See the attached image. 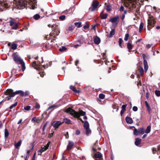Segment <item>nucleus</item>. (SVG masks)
I'll list each match as a JSON object with an SVG mask.
<instances>
[{"instance_id": "680f3d73", "label": "nucleus", "mask_w": 160, "mask_h": 160, "mask_svg": "<svg viewBox=\"0 0 160 160\" xmlns=\"http://www.w3.org/2000/svg\"><path fill=\"white\" fill-rule=\"evenodd\" d=\"M35 108L37 109H39L40 108V106L39 104H37Z\"/></svg>"}, {"instance_id": "7c9ffc66", "label": "nucleus", "mask_w": 160, "mask_h": 160, "mask_svg": "<svg viewBox=\"0 0 160 160\" xmlns=\"http://www.w3.org/2000/svg\"><path fill=\"white\" fill-rule=\"evenodd\" d=\"M70 88L73 91L75 92H78V91L76 89V88L73 86H71Z\"/></svg>"}, {"instance_id": "ddd939ff", "label": "nucleus", "mask_w": 160, "mask_h": 160, "mask_svg": "<svg viewBox=\"0 0 160 160\" xmlns=\"http://www.w3.org/2000/svg\"><path fill=\"white\" fill-rule=\"evenodd\" d=\"M9 2V0H3V2L1 4V9H2V7L3 8H8L9 6L8 5L7 2Z\"/></svg>"}, {"instance_id": "f257e3e1", "label": "nucleus", "mask_w": 160, "mask_h": 160, "mask_svg": "<svg viewBox=\"0 0 160 160\" xmlns=\"http://www.w3.org/2000/svg\"><path fill=\"white\" fill-rule=\"evenodd\" d=\"M36 3V0H13L14 8L12 10L14 11L16 9H23L27 6L28 3L33 7Z\"/></svg>"}, {"instance_id": "338daca9", "label": "nucleus", "mask_w": 160, "mask_h": 160, "mask_svg": "<svg viewBox=\"0 0 160 160\" xmlns=\"http://www.w3.org/2000/svg\"><path fill=\"white\" fill-rule=\"evenodd\" d=\"M15 23L13 21L11 20V26L14 25Z\"/></svg>"}, {"instance_id": "603ef678", "label": "nucleus", "mask_w": 160, "mask_h": 160, "mask_svg": "<svg viewBox=\"0 0 160 160\" xmlns=\"http://www.w3.org/2000/svg\"><path fill=\"white\" fill-rule=\"evenodd\" d=\"M138 108L136 106H134L132 108L134 112H136L138 110Z\"/></svg>"}, {"instance_id": "b1692460", "label": "nucleus", "mask_w": 160, "mask_h": 160, "mask_svg": "<svg viewBox=\"0 0 160 160\" xmlns=\"http://www.w3.org/2000/svg\"><path fill=\"white\" fill-rule=\"evenodd\" d=\"M141 139L139 138L136 139V141L135 142V144L136 145L138 146L139 145L141 142Z\"/></svg>"}, {"instance_id": "f3484780", "label": "nucleus", "mask_w": 160, "mask_h": 160, "mask_svg": "<svg viewBox=\"0 0 160 160\" xmlns=\"http://www.w3.org/2000/svg\"><path fill=\"white\" fill-rule=\"evenodd\" d=\"M73 145L74 143L73 142L69 141L67 147V149L68 150H71Z\"/></svg>"}, {"instance_id": "cd10ccee", "label": "nucleus", "mask_w": 160, "mask_h": 160, "mask_svg": "<svg viewBox=\"0 0 160 160\" xmlns=\"http://www.w3.org/2000/svg\"><path fill=\"white\" fill-rule=\"evenodd\" d=\"M115 30L114 29H112V30L111 31L110 33V37H112L113 35L115 34Z\"/></svg>"}, {"instance_id": "2f4dec72", "label": "nucleus", "mask_w": 160, "mask_h": 160, "mask_svg": "<svg viewBox=\"0 0 160 160\" xmlns=\"http://www.w3.org/2000/svg\"><path fill=\"white\" fill-rule=\"evenodd\" d=\"M106 9L108 12H110L112 10V7L110 5H108L107 6Z\"/></svg>"}, {"instance_id": "e2e57ef3", "label": "nucleus", "mask_w": 160, "mask_h": 160, "mask_svg": "<svg viewBox=\"0 0 160 160\" xmlns=\"http://www.w3.org/2000/svg\"><path fill=\"white\" fill-rule=\"evenodd\" d=\"M68 132H67L66 134H65V136H66V138H68Z\"/></svg>"}, {"instance_id": "f704fd0d", "label": "nucleus", "mask_w": 160, "mask_h": 160, "mask_svg": "<svg viewBox=\"0 0 160 160\" xmlns=\"http://www.w3.org/2000/svg\"><path fill=\"white\" fill-rule=\"evenodd\" d=\"M86 130V134L87 135H88L91 133V131L89 128L85 129Z\"/></svg>"}, {"instance_id": "a19ab883", "label": "nucleus", "mask_w": 160, "mask_h": 160, "mask_svg": "<svg viewBox=\"0 0 160 160\" xmlns=\"http://www.w3.org/2000/svg\"><path fill=\"white\" fill-rule=\"evenodd\" d=\"M31 108V107L29 106H27L26 107H24V110L26 111H29L30 110Z\"/></svg>"}, {"instance_id": "39448f33", "label": "nucleus", "mask_w": 160, "mask_h": 160, "mask_svg": "<svg viewBox=\"0 0 160 160\" xmlns=\"http://www.w3.org/2000/svg\"><path fill=\"white\" fill-rule=\"evenodd\" d=\"M148 30L151 28L152 27H153V25L155 23V21L154 20V18L152 17H150L148 19Z\"/></svg>"}, {"instance_id": "79ce46f5", "label": "nucleus", "mask_w": 160, "mask_h": 160, "mask_svg": "<svg viewBox=\"0 0 160 160\" xmlns=\"http://www.w3.org/2000/svg\"><path fill=\"white\" fill-rule=\"evenodd\" d=\"M99 98L102 99H103L105 98V95L102 93H100L99 95Z\"/></svg>"}, {"instance_id": "58836bf2", "label": "nucleus", "mask_w": 160, "mask_h": 160, "mask_svg": "<svg viewBox=\"0 0 160 160\" xmlns=\"http://www.w3.org/2000/svg\"><path fill=\"white\" fill-rule=\"evenodd\" d=\"M66 18V16L64 15H62L59 17V19L61 20H64Z\"/></svg>"}, {"instance_id": "09e8293b", "label": "nucleus", "mask_w": 160, "mask_h": 160, "mask_svg": "<svg viewBox=\"0 0 160 160\" xmlns=\"http://www.w3.org/2000/svg\"><path fill=\"white\" fill-rule=\"evenodd\" d=\"M17 104V102H15L14 104L11 105V109L13 107H15Z\"/></svg>"}, {"instance_id": "6e6d98bb", "label": "nucleus", "mask_w": 160, "mask_h": 160, "mask_svg": "<svg viewBox=\"0 0 160 160\" xmlns=\"http://www.w3.org/2000/svg\"><path fill=\"white\" fill-rule=\"evenodd\" d=\"M119 10L120 12L123 11L124 10V7L123 6H121Z\"/></svg>"}, {"instance_id": "5fc2aeb1", "label": "nucleus", "mask_w": 160, "mask_h": 160, "mask_svg": "<svg viewBox=\"0 0 160 160\" xmlns=\"http://www.w3.org/2000/svg\"><path fill=\"white\" fill-rule=\"evenodd\" d=\"M74 27L73 26H71L68 28V30L69 31H72L73 30Z\"/></svg>"}, {"instance_id": "c9c22d12", "label": "nucleus", "mask_w": 160, "mask_h": 160, "mask_svg": "<svg viewBox=\"0 0 160 160\" xmlns=\"http://www.w3.org/2000/svg\"><path fill=\"white\" fill-rule=\"evenodd\" d=\"M67 49V48L64 46H62V48H60L59 49V50L61 51H64L66 50Z\"/></svg>"}, {"instance_id": "6e6552de", "label": "nucleus", "mask_w": 160, "mask_h": 160, "mask_svg": "<svg viewBox=\"0 0 160 160\" xmlns=\"http://www.w3.org/2000/svg\"><path fill=\"white\" fill-rule=\"evenodd\" d=\"M13 91V90L11 89V97H14L16 94H19L22 96H23L24 95V92L22 90L17 91L14 92Z\"/></svg>"}, {"instance_id": "9b49d317", "label": "nucleus", "mask_w": 160, "mask_h": 160, "mask_svg": "<svg viewBox=\"0 0 160 160\" xmlns=\"http://www.w3.org/2000/svg\"><path fill=\"white\" fill-rule=\"evenodd\" d=\"M110 21L113 25L116 26L119 22V17L118 16H116L110 19Z\"/></svg>"}, {"instance_id": "c85d7f7f", "label": "nucleus", "mask_w": 160, "mask_h": 160, "mask_svg": "<svg viewBox=\"0 0 160 160\" xmlns=\"http://www.w3.org/2000/svg\"><path fill=\"white\" fill-rule=\"evenodd\" d=\"M123 40L121 38H119V39L118 40V42H119V45L120 46V47L121 48H122V44L123 42Z\"/></svg>"}, {"instance_id": "72a5a7b5", "label": "nucleus", "mask_w": 160, "mask_h": 160, "mask_svg": "<svg viewBox=\"0 0 160 160\" xmlns=\"http://www.w3.org/2000/svg\"><path fill=\"white\" fill-rule=\"evenodd\" d=\"M144 26V24L142 23H140L139 26V31L141 32Z\"/></svg>"}, {"instance_id": "13d9d810", "label": "nucleus", "mask_w": 160, "mask_h": 160, "mask_svg": "<svg viewBox=\"0 0 160 160\" xmlns=\"http://www.w3.org/2000/svg\"><path fill=\"white\" fill-rule=\"evenodd\" d=\"M143 64H144V66L148 65L147 61L145 60H143Z\"/></svg>"}, {"instance_id": "473e14b6", "label": "nucleus", "mask_w": 160, "mask_h": 160, "mask_svg": "<svg viewBox=\"0 0 160 160\" xmlns=\"http://www.w3.org/2000/svg\"><path fill=\"white\" fill-rule=\"evenodd\" d=\"M40 16L38 14H36L33 16V18L36 20H38L40 18Z\"/></svg>"}, {"instance_id": "1a4fd4ad", "label": "nucleus", "mask_w": 160, "mask_h": 160, "mask_svg": "<svg viewBox=\"0 0 160 160\" xmlns=\"http://www.w3.org/2000/svg\"><path fill=\"white\" fill-rule=\"evenodd\" d=\"M42 118L41 117H34L32 119L31 121L35 125H38L42 121Z\"/></svg>"}, {"instance_id": "f8f14e48", "label": "nucleus", "mask_w": 160, "mask_h": 160, "mask_svg": "<svg viewBox=\"0 0 160 160\" xmlns=\"http://www.w3.org/2000/svg\"><path fill=\"white\" fill-rule=\"evenodd\" d=\"M4 98L5 100H8L10 99V89H8L5 92Z\"/></svg>"}, {"instance_id": "412c9836", "label": "nucleus", "mask_w": 160, "mask_h": 160, "mask_svg": "<svg viewBox=\"0 0 160 160\" xmlns=\"http://www.w3.org/2000/svg\"><path fill=\"white\" fill-rule=\"evenodd\" d=\"M21 143L22 141L20 140L17 143H15L14 145L15 148H18L21 145Z\"/></svg>"}, {"instance_id": "0e129e2a", "label": "nucleus", "mask_w": 160, "mask_h": 160, "mask_svg": "<svg viewBox=\"0 0 160 160\" xmlns=\"http://www.w3.org/2000/svg\"><path fill=\"white\" fill-rule=\"evenodd\" d=\"M125 111V110L122 109V110L121 111V112H120L121 116L122 115V114Z\"/></svg>"}, {"instance_id": "49530a36", "label": "nucleus", "mask_w": 160, "mask_h": 160, "mask_svg": "<svg viewBox=\"0 0 160 160\" xmlns=\"http://www.w3.org/2000/svg\"><path fill=\"white\" fill-rule=\"evenodd\" d=\"M89 25L88 24H86L85 25H84L83 26V28L87 30V29H88L89 27Z\"/></svg>"}, {"instance_id": "aec40b11", "label": "nucleus", "mask_w": 160, "mask_h": 160, "mask_svg": "<svg viewBox=\"0 0 160 160\" xmlns=\"http://www.w3.org/2000/svg\"><path fill=\"white\" fill-rule=\"evenodd\" d=\"M17 44L13 42L11 45V48L12 49L15 50L17 49Z\"/></svg>"}, {"instance_id": "bb28decb", "label": "nucleus", "mask_w": 160, "mask_h": 160, "mask_svg": "<svg viewBox=\"0 0 160 160\" xmlns=\"http://www.w3.org/2000/svg\"><path fill=\"white\" fill-rule=\"evenodd\" d=\"M127 48L129 49V52H130V50L132 49L133 48V46L130 43L128 42L127 45Z\"/></svg>"}, {"instance_id": "4468645a", "label": "nucleus", "mask_w": 160, "mask_h": 160, "mask_svg": "<svg viewBox=\"0 0 160 160\" xmlns=\"http://www.w3.org/2000/svg\"><path fill=\"white\" fill-rule=\"evenodd\" d=\"M102 154L99 152H98L94 154L93 158L96 160H99L102 158Z\"/></svg>"}, {"instance_id": "7ed1b4c3", "label": "nucleus", "mask_w": 160, "mask_h": 160, "mask_svg": "<svg viewBox=\"0 0 160 160\" xmlns=\"http://www.w3.org/2000/svg\"><path fill=\"white\" fill-rule=\"evenodd\" d=\"M14 61L18 64H20L22 68V70L24 71L26 69L25 64L20 57L14 53L12 55Z\"/></svg>"}, {"instance_id": "20e7f679", "label": "nucleus", "mask_w": 160, "mask_h": 160, "mask_svg": "<svg viewBox=\"0 0 160 160\" xmlns=\"http://www.w3.org/2000/svg\"><path fill=\"white\" fill-rule=\"evenodd\" d=\"M99 2L96 0H94L92 2L91 7L89 8V11L93 12L98 8Z\"/></svg>"}, {"instance_id": "423d86ee", "label": "nucleus", "mask_w": 160, "mask_h": 160, "mask_svg": "<svg viewBox=\"0 0 160 160\" xmlns=\"http://www.w3.org/2000/svg\"><path fill=\"white\" fill-rule=\"evenodd\" d=\"M4 134H5V145L4 146L5 148H9V141H8V140H7V138L8 136L9 135V133L7 130V129L6 128L5 130L4 131Z\"/></svg>"}, {"instance_id": "393cba45", "label": "nucleus", "mask_w": 160, "mask_h": 160, "mask_svg": "<svg viewBox=\"0 0 160 160\" xmlns=\"http://www.w3.org/2000/svg\"><path fill=\"white\" fill-rule=\"evenodd\" d=\"M84 127L85 128V129H88L89 128V124L88 123L87 121H85L84 125H83Z\"/></svg>"}, {"instance_id": "bf43d9fd", "label": "nucleus", "mask_w": 160, "mask_h": 160, "mask_svg": "<svg viewBox=\"0 0 160 160\" xmlns=\"http://www.w3.org/2000/svg\"><path fill=\"white\" fill-rule=\"evenodd\" d=\"M80 131L79 130H77L75 132V134L76 135H78L80 133Z\"/></svg>"}, {"instance_id": "4be33fe9", "label": "nucleus", "mask_w": 160, "mask_h": 160, "mask_svg": "<svg viewBox=\"0 0 160 160\" xmlns=\"http://www.w3.org/2000/svg\"><path fill=\"white\" fill-rule=\"evenodd\" d=\"M71 121L70 119L67 118H65L63 119V122L67 124H70L71 123Z\"/></svg>"}, {"instance_id": "a878e982", "label": "nucleus", "mask_w": 160, "mask_h": 160, "mask_svg": "<svg viewBox=\"0 0 160 160\" xmlns=\"http://www.w3.org/2000/svg\"><path fill=\"white\" fill-rule=\"evenodd\" d=\"M81 24L82 23L81 22H76L74 23L75 26L78 28H80L82 27Z\"/></svg>"}, {"instance_id": "6ab92c4d", "label": "nucleus", "mask_w": 160, "mask_h": 160, "mask_svg": "<svg viewBox=\"0 0 160 160\" xmlns=\"http://www.w3.org/2000/svg\"><path fill=\"white\" fill-rule=\"evenodd\" d=\"M100 38L98 37H96L94 39V42L97 44H98L100 42Z\"/></svg>"}, {"instance_id": "052dcab7", "label": "nucleus", "mask_w": 160, "mask_h": 160, "mask_svg": "<svg viewBox=\"0 0 160 160\" xmlns=\"http://www.w3.org/2000/svg\"><path fill=\"white\" fill-rule=\"evenodd\" d=\"M140 71L141 74H142V73H143V72H144V70H143V69L142 68H140Z\"/></svg>"}, {"instance_id": "c756f323", "label": "nucleus", "mask_w": 160, "mask_h": 160, "mask_svg": "<svg viewBox=\"0 0 160 160\" xmlns=\"http://www.w3.org/2000/svg\"><path fill=\"white\" fill-rule=\"evenodd\" d=\"M151 131V127L150 126H148L146 128L145 131V132L147 133H149Z\"/></svg>"}, {"instance_id": "0eeeda50", "label": "nucleus", "mask_w": 160, "mask_h": 160, "mask_svg": "<svg viewBox=\"0 0 160 160\" xmlns=\"http://www.w3.org/2000/svg\"><path fill=\"white\" fill-rule=\"evenodd\" d=\"M137 0H125V2L128 3L129 6L132 8H135L136 7Z\"/></svg>"}, {"instance_id": "3c124183", "label": "nucleus", "mask_w": 160, "mask_h": 160, "mask_svg": "<svg viewBox=\"0 0 160 160\" xmlns=\"http://www.w3.org/2000/svg\"><path fill=\"white\" fill-rule=\"evenodd\" d=\"M33 147H32V148H30L29 150H28L27 151V153L28 155L29 154V153L32 150V149L33 148Z\"/></svg>"}, {"instance_id": "ea45409f", "label": "nucleus", "mask_w": 160, "mask_h": 160, "mask_svg": "<svg viewBox=\"0 0 160 160\" xmlns=\"http://www.w3.org/2000/svg\"><path fill=\"white\" fill-rule=\"evenodd\" d=\"M129 37V34L128 33H127L125 35V37L124 38V40L125 41H127Z\"/></svg>"}, {"instance_id": "de8ad7c7", "label": "nucleus", "mask_w": 160, "mask_h": 160, "mask_svg": "<svg viewBox=\"0 0 160 160\" xmlns=\"http://www.w3.org/2000/svg\"><path fill=\"white\" fill-rule=\"evenodd\" d=\"M147 109L149 114H150L152 112L150 107L147 108Z\"/></svg>"}, {"instance_id": "2eb2a0df", "label": "nucleus", "mask_w": 160, "mask_h": 160, "mask_svg": "<svg viewBox=\"0 0 160 160\" xmlns=\"http://www.w3.org/2000/svg\"><path fill=\"white\" fill-rule=\"evenodd\" d=\"M62 123V122H61L59 121H55L53 122L52 124V126L54 128H58Z\"/></svg>"}, {"instance_id": "a211bd4d", "label": "nucleus", "mask_w": 160, "mask_h": 160, "mask_svg": "<svg viewBox=\"0 0 160 160\" xmlns=\"http://www.w3.org/2000/svg\"><path fill=\"white\" fill-rule=\"evenodd\" d=\"M47 149H46V148L44 146L43 147H42L41 149L39 150L38 151V155H41V153L43 152L46 150Z\"/></svg>"}, {"instance_id": "dca6fc26", "label": "nucleus", "mask_w": 160, "mask_h": 160, "mask_svg": "<svg viewBox=\"0 0 160 160\" xmlns=\"http://www.w3.org/2000/svg\"><path fill=\"white\" fill-rule=\"evenodd\" d=\"M125 120L126 122L129 124H132L133 122V121L132 119L130 117H127L125 118Z\"/></svg>"}, {"instance_id": "5701e85b", "label": "nucleus", "mask_w": 160, "mask_h": 160, "mask_svg": "<svg viewBox=\"0 0 160 160\" xmlns=\"http://www.w3.org/2000/svg\"><path fill=\"white\" fill-rule=\"evenodd\" d=\"M18 26V24L17 23H15L14 25L11 26V29L14 30H17Z\"/></svg>"}, {"instance_id": "774afa93", "label": "nucleus", "mask_w": 160, "mask_h": 160, "mask_svg": "<svg viewBox=\"0 0 160 160\" xmlns=\"http://www.w3.org/2000/svg\"><path fill=\"white\" fill-rule=\"evenodd\" d=\"M149 97V94L148 92L146 93V97L147 98H148Z\"/></svg>"}, {"instance_id": "a18cd8bd", "label": "nucleus", "mask_w": 160, "mask_h": 160, "mask_svg": "<svg viewBox=\"0 0 160 160\" xmlns=\"http://www.w3.org/2000/svg\"><path fill=\"white\" fill-rule=\"evenodd\" d=\"M58 107V106H57L56 105L54 104V105H53L50 106V107H49L48 108V110H49L51 108H54L55 107Z\"/></svg>"}, {"instance_id": "69168bd1", "label": "nucleus", "mask_w": 160, "mask_h": 160, "mask_svg": "<svg viewBox=\"0 0 160 160\" xmlns=\"http://www.w3.org/2000/svg\"><path fill=\"white\" fill-rule=\"evenodd\" d=\"M79 61L78 60H76V61L75 62V65L76 66L78 64V63Z\"/></svg>"}, {"instance_id": "c03bdc74", "label": "nucleus", "mask_w": 160, "mask_h": 160, "mask_svg": "<svg viewBox=\"0 0 160 160\" xmlns=\"http://www.w3.org/2000/svg\"><path fill=\"white\" fill-rule=\"evenodd\" d=\"M71 12H70V10H66V11H64L63 13H66V14L68 15V16L69 15V14H69H70Z\"/></svg>"}, {"instance_id": "4d7b16f0", "label": "nucleus", "mask_w": 160, "mask_h": 160, "mask_svg": "<svg viewBox=\"0 0 160 160\" xmlns=\"http://www.w3.org/2000/svg\"><path fill=\"white\" fill-rule=\"evenodd\" d=\"M50 143V142H49L47 143L46 146H44L46 148V149H48V148L49 145Z\"/></svg>"}, {"instance_id": "9d476101", "label": "nucleus", "mask_w": 160, "mask_h": 160, "mask_svg": "<svg viewBox=\"0 0 160 160\" xmlns=\"http://www.w3.org/2000/svg\"><path fill=\"white\" fill-rule=\"evenodd\" d=\"M145 130L143 128H140L138 129L134 128L133 130L134 134L135 135H138L139 134H143L144 133Z\"/></svg>"}, {"instance_id": "4c0bfd02", "label": "nucleus", "mask_w": 160, "mask_h": 160, "mask_svg": "<svg viewBox=\"0 0 160 160\" xmlns=\"http://www.w3.org/2000/svg\"><path fill=\"white\" fill-rule=\"evenodd\" d=\"M108 14H103L101 16L102 19H105L107 18Z\"/></svg>"}, {"instance_id": "8fccbe9b", "label": "nucleus", "mask_w": 160, "mask_h": 160, "mask_svg": "<svg viewBox=\"0 0 160 160\" xmlns=\"http://www.w3.org/2000/svg\"><path fill=\"white\" fill-rule=\"evenodd\" d=\"M127 105L126 104L123 105L122 107V109L126 110V108Z\"/></svg>"}, {"instance_id": "e433bc0d", "label": "nucleus", "mask_w": 160, "mask_h": 160, "mask_svg": "<svg viewBox=\"0 0 160 160\" xmlns=\"http://www.w3.org/2000/svg\"><path fill=\"white\" fill-rule=\"evenodd\" d=\"M155 94L156 95L158 96H160V91L158 90H155Z\"/></svg>"}, {"instance_id": "864d4df0", "label": "nucleus", "mask_w": 160, "mask_h": 160, "mask_svg": "<svg viewBox=\"0 0 160 160\" xmlns=\"http://www.w3.org/2000/svg\"><path fill=\"white\" fill-rule=\"evenodd\" d=\"M144 70L145 72H146L147 71L148 68V65L147 66H144Z\"/></svg>"}, {"instance_id": "f03ea898", "label": "nucleus", "mask_w": 160, "mask_h": 160, "mask_svg": "<svg viewBox=\"0 0 160 160\" xmlns=\"http://www.w3.org/2000/svg\"><path fill=\"white\" fill-rule=\"evenodd\" d=\"M65 112L67 113H69L74 118H78L82 122H83V121L82 119L79 118L80 115L84 116L85 115L86 112H85L82 110H79V112H78L70 108L66 109Z\"/></svg>"}, {"instance_id": "37998d69", "label": "nucleus", "mask_w": 160, "mask_h": 160, "mask_svg": "<svg viewBox=\"0 0 160 160\" xmlns=\"http://www.w3.org/2000/svg\"><path fill=\"white\" fill-rule=\"evenodd\" d=\"M39 73L40 75V76L42 77H43L44 76V75L45 74L44 72H43V71H42V70H41L39 72Z\"/></svg>"}]
</instances>
